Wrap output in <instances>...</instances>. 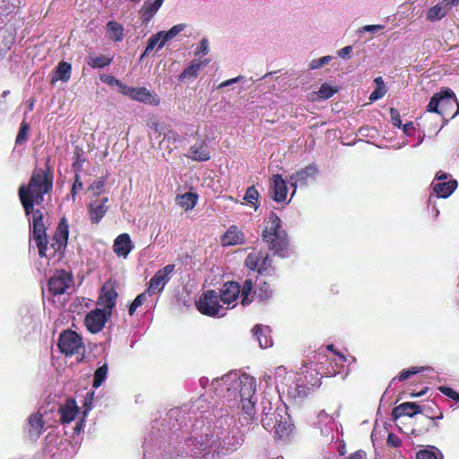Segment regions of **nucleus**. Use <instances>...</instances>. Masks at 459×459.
Instances as JSON below:
<instances>
[{
  "mask_svg": "<svg viewBox=\"0 0 459 459\" xmlns=\"http://www.w3.org/2000/svg\"><path fill=\"white\" fill-rule=\"evenodd\" d=\"M53 187V176L48 169H36L30 178L28 185H22L19 188V198L26 216L32 214V240L35 242L40 257L59 260L67 245L69 225L65 218H62L51 239L48 242L46 226L43 221V213L40 210H34V205L44 202V195Z\"/></svg>",
  "mask_w": 459,
  "mask_h": 459,
  "instance_id": "nucleus-1",
  "label": "nucleus"
},
{
  "mask_svg": "<svg viewBox=\"0 0 459 459\" xmlns=\"http://www.w3.org/2000/svg\"><path fill=\"white\" fill-rule=\"evenodd\" d=\"M263 239L268 243L272 249L280 256H287L288 238L286 231L281 228L280 218L273 212L265 220L263 230Z\"/></svg>",
  "mask_w": 459,
  "mask_h": 459,
  "instance_id": "nucleus-2",
  "label": "nucleus"
},
{
  "mask_svg": "<svg viewBox=\"0 0 459 459\" xmlns=\"http://www.w3.org/2000/svg\"><path fill=\"white\" fill-rule=\"evenodd\" d=\"M456 98L455 92L450 89H446L435 93L430 99L427 110L441 115L444 118H452L451 115L455 112Z\"/></svg>",
  "mask_w": 459,
  "mask_h": 459,
  "instance_id": "nucleus-3",
  "label": "nucleus"
},
{
  "mask_svg": "<svg viewBox=\"0 0 459 459\" xmlns=\"http://www.w3.org/2000/svg\"><path fill=\"white\" fill-rule=\"evenodd\" d=\"M196 309L204 316L220 317L225 315V308L221 305L219 294L214 290L204 291L195 301Z\"/></svg>",
  "mask_w": 459,
  "mask_h": 459,
  "instance_id": "nucleus-4",
  "label": "nucleus"
},
{
  "mask_svg": "<svg viewBox=\"0 0 459 459\" xmlns=\"http://www.w3.org/2000/svg\"><path fill=\"white\" fill-rule=\"evenodd\" d=\"M57 347L61 353L66 357H71L74 354H82L84 357L85 347L82 338L76 332L67 329L63 331L57 340Z\"/></svg>",
  "mask_w": 459,
  "mask_h": 459,
  "instance_id": "nucleus-5",
  "label": "nucleus"
},
{
  "mask_svg": "<svg viewBox=\"0 0 459 459\" xmlns=\"http://www.w3.org/2000/svg\"><path fill=\"white\" fill-rule=\"evenodd\" d=\"M239 394L241 397L242 411L247 422L252 420L255 416V403L252 396L255 393V382L253 377H244L239 384Z\"/></svg>",
  "mask_w": 459,
  "mask_h": 459,
  "instance_id": "nucleus-6",
  "label": "nucleus"
},
{
  "mask_svg": "<svg viewBox=\"0 0 459 459\" xmlns=\"http://www.w3.org/2000/svg\"><path fill=\"white\" fill-rule=\"evenodd\" d=\"M246 265L253 272L263 275L271 265V259L266 252L260 249H253L246 259Z\"/></svg>",
  "mask_w": 459,
  "mask_h": 459,
  "instance_id": "nucleus-7",
  "label": "nucleus"
},
{
  "mask_svg": "<svg viewBox=\"0 0 459 459\" xmlns=\"http://www.w3.org/2000/svg\"><path fill=\"white\" fill-rule=\"evenodd\" d=\"M109 318L110 316L105 311L100 308H95L86 315L84 324L90 333H98L104 328L105 324Z\"/></svg>",
  "mask_w": 459,
  "mask_h": 459,
  "instance_id": "nucleus-8",
  "label": "nucleus"
},
{
  "mask_svg": "<svg viewBox=\"0 0 459 459\" xmlns=\"http://www.w3.org/2000/svg\"><path fill=\"white\" fill-rule=\"evenodd\" d=\"M318 173V169L315 164H310L304 169L297 171L290 177L291 181V186L294 187V190L291 194V196L294 195L296 192L297 186H307L309 181L315 180L316 175Z\"/></svg>",
  "mask_w": 459,
  "mask_h": 459,
  "instance_id": "nucleus-9",
  "label": "nucleus"
},
{
  "mask_svg": "<svg viewBox=\"0 0 459 459\" xmlns=\"http://www.w3.org/2000/svg\"><path fill=\"white\" fill-rule=\"evenodd\" d=\"M117 293L116 289H101L100 296L98 297L97 306L105 311L107 315L111 316L113 308L117 304Z\"/></svg>",
  "mask_w": 459,
  "mask_h": 459,
  "instance_id": "nucleus-10",
  "label": "nucleus"
},
{
  "mask_svg": "<svg viewBox=\"0 0 459 459\" xmlns=\"http://www.w3.org/2000/svg\"><path fill=\"white\" fill-rule=\"evenodd\" d=\"M121 92L124 95L129 96L132 100L149 103V104H159V100L156 97H153L150 91L146 88H133L128 86H123V90Z\"/></svg>",
  "mask_w": 459,
  "mask_h": 459,
  "instance_id": "nucleus-11",
  "label": "nucleus"
},
{
  "mask_svg": "<svg viewBox=\"0 0 459 459\" xmlns=\"http://www.w3.org/2000/svg\"><path fill=\"white\" fill-rule=\"evenodd\" d=\"M422 408H428L429 412L423 411L422 413L426 416V427L424 429H413L411 430V434L414 436H420L425 432H427L429 429V426L432 425L434 427L437 426V420L443 419V412L437 407V405L432 403L431 405H423Z\"/></svg>",
  "mask_w": 459,
  "mask_h": 459,
  "instance_id": "nucleus-12",
  "label": "nucleus"
},
{
  "mask_svg": "<svg viewBox=\"0 0 459 459\" xmlns=\"http://www.w3.org/2000/svg\"><path fill=\"white\" fill-rule=\"evenodd\" d=\"M423 411L429 412V409L422 408L416 403L406 402L396 406L392 411V416L394 419L400 418L402 416L413 417L414 415L422 413Z\"/></svg>",
  "mask_w": 459,
  "mask_h": 459,
  "instance_id": "nucleus-13",
  "label": "nucleus"
},
{
  "mask_svg": "<svg viewBox=\"0 0 459 459\" xmlns=\"http://www.w3.org/2000/svg\"><path fill=\"white\" fill-rule=\"evenodd\" d=\"M108 197L92 201L89 204V217L91 222L99 223L108 211Z\"/></svg>",
  "mask_w": 459,
  "mask_h": 459,
  "instance_id": "nucleus-14",
  "label": "nucleus"
},
{
  "mask_svg": "<svg viewBox=\"0 0 459 459\" xmlns=\"http://www.w3.org/2000/svg\"><path fill=\"white\" fill-rule=\"evenodd\" d=\"M273 198L277 203L284 202L287 197V184L281 175H273L271 181Z\"/></svg>",
  "mask_w": 459,
  "mask_h": 459,
  "instance_id": "nucleus-15",
  "label": "nucleus"
},
{
  "mask_svg": "<svg viewBox=\"0 0 459 459\" xmlns=\"http://www.w3.org/2000/svg\"><path fill=\"white\" fill-rule=\"evenodd\" d=\"M175 271V264H167L160 269L149 281L148 287H164Z\"/></svg>",
  "mask_w": 459,
  "mask_h": 459,
  "instance_id": "nucleus-16",
  "label": "nucleus"
},
{
  "mask_svg": "<svg viewBox=\"0 0 459 459\" xmlns=\"http://www.w3.org/2000/svg\"><path fill=\"white\" fill-rule=\"evenodd\" d=\"M253 334L255 336L259 346L262 349L271 347L273 345V338L271 336V329L268 325L261 324L255 325L252 329Z\"/></svg>",
  "mask_w": 459,
  "mask_h": 459,
  "instance_id": "nucleus-17",
  "label": "nucleus"
},
{
  "mask_svg": "<svg viewBox=\"0 0 459 459\" xmlns=\"http://www.w3.org/2000/svg\"><path fill=\"white\" fill-rule=\"evenodd\" d=\"M132 249L133 244L128 234L123 233L117 237L113 250L118 256L126 257Z\"/></svg>",
  "mask_w": 459,
  "mask_h": 459,
  "instance_id": "nucleus-18",
  "label": "nucleus"
},
{
  "mask_svg": "<svg viewBox=\"0 0 459 459\" xmlns=\"http://www.w3.org/2000/svg\"><path fill=\"white\" fill-rule=\"evenodd\" d=\"M209 63V60L197 61L194 60L192 63L184 69L178 76L179 81H193L197 78L199 72Z\"/></svg>",
  "mask_w": 459,
  "mask_h": 459,
  "instance_id": "nucleus-19",
  "label": "nucleus"
},
{
  "mask_svg": "<svg viewBox=\"0 0 459 459\" xmlns=\"http://www.w3.org/2000/svg\"><path fill=\"white\" fill-rule=\"evenodd\" d=\"M245 242L244 234L236 226H230L221 238L222 246H235Z\"/></svg>",
  "mask_w": 459,
  "mask_h": 459,
  "instance_id": "nucleus-20",
  "label": "nucleus"
},
{
  "mask_svg": "<svg viewBox=\"0 0 459 459\" xmlns=\"http://www.w3.org/2000/svg\"><path fill=\"white\" fill-rule=\"evenodd\" d=\"M164 0H146L140 10L141 18L149 22L161 7Z\"/></svg>",
  "mask_w": 459,
  "mask_h": 459,
  "instance_id": "nucleus-21",
  "label": "nucleus"
},
{
  "mask_svg": "<svg viewBox=\"0 0 459 459\" xmlns=\"http://www.w3.org/2000/svg\"><path fill=\"white\" fill-rule=\"evenodd\" d=\"M29 429L28 433L31 437L38 438L45 427V421L42 414L39 412L33 413L28 418Z\"/></svg>",
  "mask_w": 459,
  "mask_h": 459,
  "instance_id": "nucleus-22",
  "label": "nucleus"
},
{
  "mask_svg": "<svg viewBox=\"0 0 459 459\" xmlns=\"http://www.w3.org/2000/svg\"><path fill=\"white\" fill-rule=\"evenodd\" d=\"M79 411L74 400H68L66 403L60 406L58 412L60 413V420L62 423H70L74 420Z\"/></svg>",
  "mask_w": 459,
  "mask_h": 459,
  "instance_id": "nucleus-23",
  "label": "nucleus"
},
{
  "mask_svg": "<svg viewBox=\"0 0 459 459\" xmlns=\"http://www.w3.org/2000/svg\"><path fill=\"white\" fill-rule=\"evenodd\" d=\"M187 157L196 161H207L210 160V152L204 142L196 143L190 147Z\"/></svg>",
  "mask_w": 459,
  "mask_h": 459,
  "instance_id": "nucleus-24",
  "label": "nucleus"
},
{
  "mask_svg": "<svg viewBox=\"0 0 459 459\" xmlns=\"http://www.w3.org/2000/svg\"><path fill=\"white\" fill-rule=\"evenodd\" d=\"M457 181L450 179L447 182H437L433 184V188L437 197L446 198L456 189Z\"/></svg>",
  "mask_w": 459,
  "mask_h": 459,
  "instance_id": "nucleus-25",
  "label": "nucleus"
},
{
  "mask_svg": "<svg viewBox=\"0 0 459 459\" xmlns=\"http://www.w3.org/2000/svg\"><path fill=\"white\" fill-rule=\"evenodd\" d=\"M72 74V65L67 62H60L55 69L51 83L54 84L57 81L66 82L70 80Z\"/></svg>",
  "mask_w": 459,
  "mask_h": 459,
  "instance_id": "nucleus-26",
  "label": "nucleus"
},
{
  "mask_svg": "<svg viewBox=\"0 0 459 459\" xmlns=\"http://www.w3.org/2000/svg\"><path fill=\"white\" fill-rule=\"evenodd\" d=\"M72 276L65 270L56 271L48 280V287H70Z\"/></svg>",
  "mask_w": 459,
  "mask_h": 459,
  "instance_id": "nucleus-27",
  "label": "nucleus"
},
{
  "mask_svg": "<svg viewBox=\"0 0 459 459\" xmlns=\"http://www.w3.org/2000/svg\"><path fill=\"white\" fill-rule=\"evenodd\" d=\"M448 10L449 8L443 2H439L428 10L426 18L429 22L440 21L447 14Z\"/></svg>",
  "mask_w": 459,
  "mask_h": 459,
  "instance_id": "nucleus-28",
  "label": "nucleus"
},
{
  "mask_svg": "<svg viewBox=\"0 0 459 459\" xmlns=\"http://www.w3.org/2000/svg\"><path fill=\"white\" fill-rule=\"evenodd\" d=\"M177 203L185 210L193 209L197 203V195L191 192L179 195L177 197Z\"/></svg>",
  "mask_w": 459,
  "mask_h": 459,
  "instance_id": "nucleus-29",
  "label": "nucleus"
},
{
  "mask_svg": "<svg viewBox=\"0 0 459 459\" xmlns=\"http://www.w3.org/2000/svg\"><path fill=\"white\" fill-rule=\"evenodd\" d=\"M108 37L114 41H121L124 39V28L117 22L110 21L107 23Z\"/></svg>",
  "mask_w": 459,
  "mask_h": 459,
  "instance_id": "nucleus-30",
  "label": "nucleus"
},
{
  "mask_svg": "<svg viewBox=\"0 0 459 459\" xmlns=\"http://www.w3.org/2000/svg\"><path fill=\"white\" fill-rule=\"evenodd\" d=\"M219 299L220 302L230 306L232 302L236 301L240 294V289H220Z\"/></svg>",
  "mask_w": 459,
  "mask_h": 459,
  "instance_id": "nucleus-31",
  "label": "nucleus"
},
{
  "mask_svg": "<svg viewBox=\"0 0 459 459\" xmlns=\"http://www.w3.org/2000/svg\"><path fill=\"white\" fill-rule=\"evenodd\" d=\"M305 383L308 385L307 386V389L308 391H314L315 388H317L321 385V377H319L318 372L315 370H307L304 373V379Z\"/></svg>",
  "mask_w": 459,
  "mask_h": 459,
  "instance_id": "nucleus-32",
  "label": "nucleus"
},
{
  "mask_svg": "<svg viewBox=\"0 0 459 459\" xmlns=\"http://www.w3.org/2000/svg\"><path fill=\"white\" fill-rule=\"evenodd\" d=\"M155 290L156 289H147V292H143L137 295V297L134 299V301L128 307V314L130 316H133L135 313L136 309L146 301L148 296L147 293L149 294V296L155 294Z\"/></svg>",
  "mask_w": 459,
  "mask_h": 459,
  "instance_id": "nucleus-33",
  "label": "nucleus"
},
{
  "mask_svg": "<svg viewBox=\"0 0 459 459\" xmlns=\"http://www.w3.org/2000/svg\"><path fill=\"white\" fill-rule=\"evenodd\" d=\"M185 29V24H177L173 26L169 30L163 31V40L158 46V49H161L166 43L174 39L178 33H180Z\"/></svg>",
  "mask_w": 459,
  "mask_h": 459,
  "instance_id": "nucleus-34",
  "label": "nucleus"
},
{
  "mask_svg": "<svg viewBox=\"0 0 459 459\" xmlns=\"http://www.w3.org/2000/svg\"><path fill=\"white\" fill-rule=\"evenodd\" d=\"M163 40V31H159L151 36L148 40L146 48L143 54V56L149 55L155 48H158L159 44Z\"/></svg>",
  "mask_w": 459,
  "mask_h": 459,
  "instance_id": "nucleus-35",
  "label": "nucleus"
},
{
  "mask_svg": "<svg viewBox=\"0 0 459 459\" xmlns=\"http://www.w3.org/2000/svg\"><path fill=\"white\" fill-rule=\"evenodd\" d=\"M107 374H108L107 364H104L103 366L99 367L95 370L94 375H93V384H92L93 387H95V388L100 387L102 385V383L104 382V380L106 379Z\"/></svg>",
  "mask_w": 459,
  "mask_h": 459,
  "instance_id": "nucleus-36",
  "label": "nucleus"
},
{
  "mask_svg": "<svg viewBox=\"0 0 459 459\" xmlns=\"http://www.w3.org/2000/svg\"><path fill=\"white\" fill-rule=\"evenodd\" d=\"M423 369H424L423 367H412V368H411L409 369H404V370L401 371L398 376L394 377L392 379V383L394 382L395 380H399L401 382L405 381L410 377L423 371Z\"/></svg>",
  "mask_w": 459,
  "mask_h": 459,
  "instance_id": "nucleus-37",
  "label": "nucleus"
},
{
  "mask_svg": "<svg viewBox=\"0 0 459 459\" xmlns=\"http://www.w3.org/2000/svg\"><path fill=\"white\" fill-rule=\"evenodd\" d=\"M111 62L109 57L105 56H91L88 61V65L92 68H103L108 65Z\"/></svg>",
  "mask_w": 459,
  "mask_h": 459,
  "instance_id": "nucleus-38",
  "label": "nucleus"
},
{
  "mask_svg": "<svg viewBox=\"0 0 459 459\" xmlns=\"http://www.w3.org/2000/svg\"><path fill=\"white\" fill-rule=\"evenodd\" d=\"M335 92L336 90L333 88L330 84L323 83L319 88L318 91L316 92V94L319 99L327 100L331 98Z\"/></svg>",
  "mask_w": 459,
  "mask_h": 459,
  "instance_id": "nucleus-39",
  "label": "nucleus"
},
{
  "mask_svg": "<svg viewBox=\"0 0 459 459\" xmlns=\"http://www.w3.org/2000/svg\"><path fill=\"white\" fill-rule=\"evenodd\" d=\"M438 391L448 398L459 403V394L451 387L441 385L437 387Z\"/></svg>",
  "mask_w": 459,
  "mask_h": 459,
  "instance_id": "nucleus-40",
  "label": "nucleus"
},
{
  "mask_svg": "<svg viewBox=\"0 0 459 459\" xmlns=\"http://www.w3.org/2000/svg\"><path fill=\"white\" fill-rule=\"evenodd\" d=\"M332 59H333V57L331 56H325L321 58L313 59L309 63L308 67L311 70L318 69V68L322 67L323 65L328 64Z\"/></svg>",
  "mask_w": 459,
  "mask_h": 459,
  "instance_id": "nucleus-41",
  "label": "nucleus"
},
{
  "mask_svg": "<svg viewBox=\"0 0 459 459\" xmlns=\"http://www.w3.org/2000/svg\"><path fill=\"white\" fill-rule=\"evenodd\" d=\"M30 126L26 123H22L19 133L16 137V143L22 144L27 141V135L29 132Z\"/></svg>",
  "mask_w": 459,
  "mask_h": 459,
  "instance_id": "nucleus-42",
  "label": "nucleus"
},
{
  "mask_svg": "<svg viewBox=\"0 0 459 459\" xmlns=\"http://www.w3.org/2000/svg\"><path fill=\"white\" fill-rule=\"evenodd\" d=\"M208 52H209V41L207 39H202L198 47L195 48V55L196 56H204V55H207Z\"/></svg>",
  "mask_w": 459,
  "mask_h": 459,
  "instance_id": "nucleus-43",
  "label": "nucleus"
},
{
  "mask_svg": "<svg viewBox=\"0 0 459 459\" xmlns=\"http://www.w3.org/2000/svg\"><path fill=\"white\" fill-rule=\"evenodd\" d=\"M258 196H259V194H258L257 190L255 188V186H250L247 188V190L246 192L245 200L247 203L254 204L255 202L257 201Z\"/></svg>",
  "mask_w": 459,
  "mask_h": 459,
  "instance_id": "nucleus-44",
  "label": "nucleus"
},
{
  "mask_svg": "<svg viewBox=\"0 0 459 459\" xmlns=\"http://www.w3.org/2000/svg\"><path fill=\"white\" fill-rule=\"evenodd\" d=\"M307 386H308L302 377H299L297 383V394L299 397H306L311 391H308L307 389Z\"/></svg>",
  "mask_w": 459,
  "mask_h": 459,
  "instance_id": "nucleus-45",
  "label": "nucleus"
},
{
  "mask_svg": "<svg viewBox=\"0 0 459 459\" xmlns=\"http://www.w3.org/2000/svg\"><path fill=\"white\" fill-rule=\"evenodd\" d=\"M105 186V180L103 178H99L95 180L90 186V189L93 191L94 195H100Z\"/></svg>",
  "mask_w": 459,
  "mask_h": 459,
  "instance_id": "nucleus-46",
  "label": "nucleus"
},
{
  "mask_svg": "<svg viewBox=\"0 0 459 459\" xmlns=\"http://www.w3.org/2000/svg\"><path fill=\"white\" fill-rule=\"evenodd\" d=\"M82 188V182L80 179V176L78 174H75L74 177V183L73 185L72 190H71V198L73 201H75L77 190Z\"/></svg>",
  "mask_w": 459,
  "mask_h": 459,
  "instance_id": "nucleus-47",
  "label": "nucleus"
},
{
  "mask_svg": "<svg viewBox=\"0 0 459 459\" xmlns=\"http://www.w3.org/2000/svg\"><path fill=\"white\" fill-rule=\"evenodd\" d=\"M385 28L382 24L365 25L359 29V32L377 33Z\"/></svg>",
  "mask_w": 459,
  "mask_h": 459,
  "instance_id": "nucleus-48",
  "label": "nucleus"
},
{
  "mask_svg": "<svg viewBox=\"0 0 459 459\" xmlns=\"http://www.w3.org/2000/svg\"><path fill=\"white\" fill-rule=\"evenodd\" d=\"M385 93V86L382 85V86H377V89H375L370 96H369V100L371 101H375V100H377L378 99H381Z\"/></svg>",
  "mask_w": 459,
  "mask_h": 459,
  "instance_id": "nucleus-49",
  "label": "nucleus"
},
{
  "mask_svg": "<svg viewBox=\"0 0 459 459\" xmlns=\"http://www.w3.org/2000/svg\"><path fill=\"white\" fill-rule=\"evenodd\" d=\"M390 114H391L392 124L395 127H398V128L402 127V120H401L400 113L398 112V110L392 108L390 109Z\"/></svg>",
  "mask_w": 459,
  "mask_h": 459,
  "instance_id": "nucleus-50",
  "label": "nucleus"
},
{
  "mask_svg": "<svg viewBox=\"0 0 459 459\" xmlns=\"http://www.w3.org/2000/svg\"><path fill=\"white\" fill-rule=\"evenodd\" d=\"M417 459H437L436 453L429 450H420L417 453Z\"/></svg>",
  "mask_w": 459,
  "mask_h": 459,
  "instance_id": "nucleus-51",
  "label": "nucleus"
},
{
  "mask_svg": "<svg viewBox=\"0 0 459 459\" xmlns=\"http://www.w3.org/2000/svg\"><path fill=\"white\" fill-rule=\"evenodd\" d=\"M386 443L389 446H392V447H398L401 446L400 438L394 433H390L388 435Z\"/></svg>",
  "mask_w": 459,
  "mask_h": 459,
  "instance_id": "nucleus-52",
  "label": "nucleus"
},
{
  "mask_svg": "<svg viewBox=\"0 0 459 459\" xmlns=\"http://www.w3.org/2000/svg\"><path fill=\"white\" fill-rule=\"evenodd\" d=\"M102 81L108 84L118 86L121 91L123 90V86H125L120 81L109 75H107L105 78L102 79Z\"/></svg>",
  "mask_w": 459,
  "mask_h": 459,
  "instance_id": "nucleus-53",
  "label": "nucleus"
},
{
  "mask_svg": "<svg viewBox=\"0 0 459 459\" xmlns=\"http://www.w3.org/2000/svg\"><path fill=\"white\" fill-rule=\"evenodd\" d=\"M242 78H243L242 76H237L235 78L224 81V82H221L219 84L218 88L221 89V88L230 86V85H231L233 83L238 82H240L242 80Z\"/></svg>",
  "mask_w": 459,
  "mask_h": 459,
  "instance_id": "nucleus-54",
  "label": "nucleus"
},
{
  "mask_svg": "<svg viewBox=\"0 0 459 459\" xmlns=\"http://www.w3.org/2000/svg\"><path fill=\"white\" fill-rule=\"evenodd\" d=\"M241 296H242V301L241 303L243 305H247L250 303V300L248 299V296L251 294L253 289H241Z\"/></svg>",
  "mask_w": 459,
  "mask_h": 459,
  "instance_id": "nucleus-55",
  "label": "nucleus"
},
{
  "mask_svg": "<svg viewBox=\"0 0 459 459\" xmlns=\"http://www.w3.org/2000/svg\"><path fill=\"white\" fill-rule=\"evenodd\" d=\"M352 51V47L351 46H347V47H344L342 48H341L339 51H338V55L339 56L342 57V58H345L347 57L350 53Z\"/></svg>",
  "mask_w": 459,
  "mask_h": 459,
  "instance_id": "nucleus-56",
  "label": "nucleus"
},
{
  "mask_svg": "<svg viewBox=\"0 0 459 459\" xmlns=\"http://www.w3.org/2000/svg\"><path fill=\"white\" fill-rule=\"evenodd\" d=\"M261 284H266V282L265 281L253 282L251 277L249 276L248 278L246 279L242 287L247 288V287H253V285L260 286Z\"/></svg>",
  "mask_w": 459,
  "mask_h": 459,
  "instance_id": "nucleus-57",
  "label": "nucleus"
},
{
  "mask_svg": "<svg viewBox=\"0 0 459 459\" xmlns=\"http://www.w3.org/2000/svg\"><path fill=\"white\" fill-rule=\"evenodd\" d=\"M364 457L365 453L361 450H359L355 453L351 454L348 459H364Z\"/></svg>",
  "mask_w": 459,
  "mask_h": 459,
  "instance_id": "nucleus-58",
  "label": "nucleus"
},
{
  "mask_svg": "<svg viewBox=\"0 0 459 459\" xmlns=\"http://www.w3.org/2000/svg\"><path fill=\"white\" fill-rule=\"evenodd\" d=\"M412 129H413V124L411 122L406 123L403 126V131L407 135H411Z\"/></svg>",
  "mask_w": 459,
  "mask_h": 459,
  "instance_id": "nucleus-59",
  "label": "nucleus"
},
{
  "mask_svg": "<svg viewBox=\"0 0 459 459\" xmlns=\"http://www.w3.org/2000/svg\"><path fill=\"white\" fill-rule=\"evenodd\" d=\"M447 174L443 171H438L436 175V180L437 182H447Z\"/></svg>",
  "mask_w": 459,
  "mask_h": 459,
  "instance_id": "nucleus-60",
  "label": "nucleus"
},
{
  "mask_svg": "<svg viewBox=\"0 0 459 459\" xmlns=\"http://www.w3.org/2000/svg\"><path fill=\"white\" fill-rule=\"evenodd\" d=\"M52 296L62 295L65 292L66 289H48Z\"/></svg>",
  "mask_w": 459,
  "mask_h": 459,
  "instance_id": "nucleus-61",
  "label": "nucleus"
},
{
  "mask_svg": "<svg viewBox=\"0 0 459 459\" xmlns=\"http://www.w3.org/2000/svg\"><path fill=\"white\" fill-rule=\"evenodd\" d=\"M449 9L459 4V0H443L442 1Z\"/></svg>",
  "mask_w": 459,
  "mask_h": 459,
  "instance_id": "nucleus-62",
  "label": "nucleus"
},
{
  "mask_svg": "<svg viewBox=\"0 0 459 459\" xmlns=\"http://www.w3.org/2000/svg\"><path fill=\"white\" fill-rule=\"evenodd\" d=\"M226 376L222 377L221 378H216L214 380H212V386L214 387L215 390H217V385L220 384V382H224L225 379H226Z\"/></svg>",
  "mask_w": 459,
  "mask_h": 459,
  "instance_id": "nucleus-63",
  "label": "nucleus"
},
{
  "mask_svg": "<svg viewBox=\"0 0 459 459\" xmlns=\"http://www.w3.org/2000/svg\"><path fill=\"white\" fill-rule=\"evenodd\" d=\"M223 287L224 288H227V287H241L240 284L237 281H226L224 284H223Z\"/></svg>",
  "mask_w": 459,
  "mask_h": 459,
  "instance_id": "nucleus-64",
  "label": "nucleus"
}]
</instances>
